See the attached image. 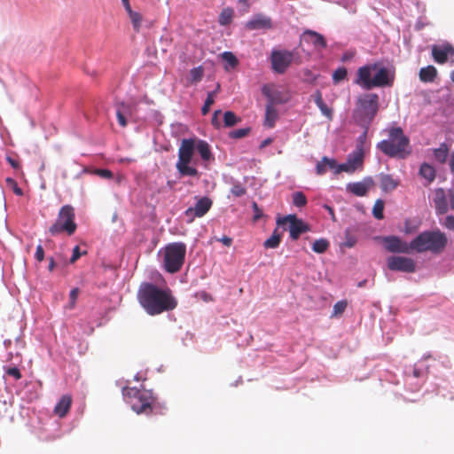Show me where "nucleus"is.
Wrapping results in <instances>:
<instances>
[{
    "instance_id": "obj_1",
    "label": "nucleus",
    "mask_w": 454,
    "mask_h": 454,
    "mask_svg": "<svg viewBox=\"0 0 454 454\" xmlns=\"http://www.w3.org/2000/svg\"><path fill=\"white\" fill-rule=\"evenodd\" d=\"M195 153H198L201 165L206 169L215 161L211 146L206 140L197 137L183 138L178 149V160L176 163L180 176L197 178L200 176V172L196 168L199 159L194 158Z\"/></svg>"
},
{
    "instance_id": "obj_2",
    "label": "nucleus",
    "mask_w": 454,
    "mask_h": 454,
    "mask_svg": "<svg viewBox=\"0 0 454 454\" xmlns=\"http://www.w3.org/2000/svg\"><path fill=\"white\" fill-rule=\"evenodd\" d=\"M137 300L141 307L150 316L171 311L177 306V300L168 286H160L153 282H143L137 291Z\"/></svg>"
},
{
    "instance_id": "obj_3",
    "label": "nucleus",
    "mask_w": 454,
    "mask_h": 454,
    "mask_svg": "<svg viewBox=\"0 0 454 454\" xmlns=\"http://www.w3.org/2000/svg\"><path fill=\"white\" fill-rule=\"evenodd\" d=\"M123 400L137 414L166 413L168 408L164 401H160L152 389L123 387L121 389Z\"/></svg>"
},
{
    "instance_id": "obj_4",
    "label": "nucleus",
    "mask_w": 454,
    "mask_h": 454,
    "mask_svg": "<svg viewBox=\"0 0 454 454\" xmlns=\"http://www.w3.org/2000/svg\"><path fill=\"white\" fill-rule=\"evenodd\" d=\"M376 148L394 159L404 160L411 153L410 137L400 126L389 128L388 138L379 142Z\"/></svg>"
},
{
    "instance_id": "obj_5",
    "label": "nucleus",
    "mask_w": 454,
    "mask_h": 454,
    "mask_svg": "<svg viewBox=\"0 0 454 454\" xmlns=\"http://www.w3.org/2000/svg\"><path fill=\"white\" fill-rule=\"evenodd\" d=\"M447 245L448 238L439 229L423 231L411 240L412 252L419 254L429 251L437 254L442 253Z\"/></svg>"
},
{
    "instance_id": "obj_6",
    "label": "nucleus",
    "mask_w": 454,
    "mask_h": 454,
    "mask_svg": "<svg viewBox=\"0 0 454 454\" xmlns=\"http://www.w3.org/2000/svg\"><path fill=\"white\" fill-rule=\"evenodd\" d=\"M186 255V245L184 242H173L158 252L161 268L169 274L181 270Z\"/></svg>"
},
{
    "instance_id": "obj_7",
    "label": "nucleus",
    "mask_w": 454,
    "mask_h": 454,
    "mask_svg": "<svg viewBox=\"0 0 454 454\" xmlns=\"http://www.w3.org/2000/svg\"><path fill=\"white\" fill-rule=\"evenodd\" d=\"M379 111V96L376 93H367L357 98L352 117L358 126L371 125Z\"/></svg>"
},
{
    "instance_id": "obj_8",
    "label": "nucleus",
    "mask_w": 454,
    "mask_h": 454,
    "mask_svg": "<svg viewBox=\"0 0 454 454\" xmlns=\"http://www.w3.org/2000/svg\"><path fill=\"white\" fill-rule=\"evenodd\" d=\"M76 229L74 207L71 205H64L60 207L55 223L49 228V232L52 236L60 233H67L71 236L76 231Z\"/></svg>"
},
{
    "instance_id": "obj_9",
    "label": "nucleus",
    "mask_w": 454,
    "mask_h": 454,
    "mask_svg": "<svg viewBox=\"0 0 454 454\" xmlns=\"http://www.w3.org/2000/svg\"><path fill=\"white\" fill-rule=\"evenodd\" d=\"M277 225L288 230L292 240H297L303 233L310 231V226L295 214H289L277 218Z\"/></svg>"
},
{
    "instance_id": "obj_10",
    "label": "nucleus",
    "mask_w": 454,
    "mask_h": 454,
    "mask_svg": "<svg viewBox=\"0 0 454 454\" xmlns=\"http://www.w3.org/2000/svg\"><path fill=\"white\" fill-rule=\"evenodd\" d=\"M270 66L273 73L283 74L294 61V53L287 50L273 49L270 52Z\"/></svg>"
},
{
    "instance_id": "obj_11",
    "label": "nucleus",
    "mask_w": 454,
    "mask_h": 454,
    "mask_svg": "<svg viewBox=\"0 0 454 454\" xmlns=\"http://www.w3.org/2000/svg\"><path fill=\"white\" fill-rule=\"evenodd\" d=\"M374 64H377V68L374 69L372 77V89L391 87L395 80L394 67L384 66L379 61Z\"/></svg>"
},
{
    "instance_id": "obj_12",
    "label": "nucleus",
    "mask_w": 454,
    "mask_h": 454,
    "mask_svg": "<svg viewBox=\"0 0 454 454\" xmlns=\"http://www.w3.org/2000/svg\"><path fill=\"white\" fill-rule=\"evenodd\" d=\"M378 239H381L383 247L389 253L406 254L412 253L411 241L408 243L397 235H387L378 237Z\"/></svg>"
},
{
    "instance_id": "obj_13",
    "label": "nucleus",
    "mask_w": 454,
    "mask_h": 454,
    "mask_svg": "<svg viewBox=\"0 0 454 454\" xmlns=\"http://www.w3.org/2000/svg\"><path fill=\"white\" fill-rule=\"evenodd\" d=\"M387 267L392 271L414 273L417 270L413 259L402 255H390L387 258Z\"/></svg>"
},
{
    "instance_id": "obj_14",
    "label": "nucleus",
    "mask_w": 454,
    "mask_h": 454,
    "mask_svg": "<svg viewBox=\"0 0 454 454\" xmlns=\"http://www.w3.org/2000/svg\"><path fill=\"white\" fill-rule=\"evenodd\" d=\"M375 68H377V64L374 63L366 64L358 67L354 83L357 84L364 90H372V82Z\"/></svg>"
},
{
    "instance_id": "obj_15",
    "label": "nucleus",
    "mask_w": 454,
    "mask_h": 454,
    "mask_svg": "<svg viewBox=\"0 0 454 454\" xmlns=\"http://www.w3.org/2000/svg\"><path fill=\"white\" fill-rule=\"evenodd\" d=\"M212 200L207 196L200 197L193 207H189L185 211L184 215L190 219L187 221L191 223L194 217L204 216L212 207Z\"/></svg>"
},
{
    "instance_id": "obj_16",
    "label": "nucleus",
    "mask_w": 454,
    "mask_h": 454,
    "mask_svg": "<svg viewBox=\"0 0 454 454\" xmlns=\"http://www.w3.org/2000/svg\"><path fill=\"white\" fill-rule=\"evenodd\" d=\"M247 30H270L273 28V21L270 16L262 12L254 14L245 24Z\"/></svg>"
},
{
    "instance_id": "obj_17",
    "label": "nucleus",
    "mask_w": 454,
    "mask_h": 454,
    "mask_svg": "<svg viewBox=\"0 0 454 454\" xmlns=\"http://www.w3.org/2000/svg\"><path fill=\"white\" fill-rule=\"evenodd\" d=\"M114 107L116 110V118L119 125L122 128L127 127L129 118L135 113L136 106L125 101L115 100Z\"/></svg>"
},
{
    "instance_id": "obj_18",
    "label": "nucleus",
    "mask_w": 454,
    "mask_h": 454,
    "mask_svg": "<svg viewBox=\"0 0 454 454\" xmlns=\"http://www.w3.org/2000/svg\"><path fill=\"white\" fill-rule=\"evenodd\" d=\"M374 184V180L368 176L359 182H350L346 185V191L355 196H366L371 187Z\"/></svg>"
},
{
    "instance_id": "obj_19",
    "label": "nucleus",
    "mask_w": 454,
    "mask_h": 454,
    "mask_svg": "<svg viewBox=\"0 0 454 454\" xmlns=\"http://www.w3.org/2000/svg\"><path fill=\"white\" fill-rule=\"evenodd\" d=\"M454 52V47L449 43H445L443 44H434L432 47V56L434 62L438 64H444L449 60V58L451 53Z\"/></svg>"
},
{
    "instance_id": "obj_20",
    "label": "nucleus",
    "mask_w": 454,
    "mask_h": 454,
    "mask_svg": "<svg viewBox=\"0 0 454 454\" xmlns=\"http://www.w3.org/2000/svg\"><path fill=\"white\" fill-rule=\"evenodd\" d=\"M262 95L267 98L266 106H274L286 103L283 93L280 90H272L268 84H263L261 88Z\"/></svg>"
},
{
    "instance_id": "obj_21",
    "label": "nucleus",
    "mask_w": 454,
    "mask_h": 454,
    "mask_svg": "<svg viewBox=\"0 0 454 454\" xmlns=\"http://www.w3.org/2000/svg\"><path fill=\"white\" fill-rule=\"evenodd\" d=\"M305 42L311 43L317 50L327 48V41L325 35L312 29H305L302 34Z\"/></svg>"
},
{
    "instance_id": "obj_22",
    "label": "nucleus",
    "mask_w": 454,
    "mask_h": 454,
    "mask_svg": "<svg viewBox=\"0 0 454 454\" xmlns=\"http://www.w3.org/2000/svg\"><path fill=\"white\" fill-rule=\"evenodd\" d=\"M434 209L437 215H444L449 210V205L443 188L439 187L434 191Z\"/></svg>"
},
{
    "instance_id": "obj_23",
    "label": "nucleus",
    "mask_w": 454,
    "mask_h": 454,
    "mask_svg": "<svg viewBox=\"0 0 454 454\" xmlns=\"http://www.w3.org/2000/svg\"><path fill=\"white\" fill-rule=\"evenodd\" d=\"M71 406L72 396L70 395H63L57 402L53 411L59 418H65L69 412Z\"/></svg>"
},
{
    "instance_id": "obj_24",
    "label": "nucleus",
    "mask_w": 454,
    "mask_h": 454,
    "mask_svg": "<svg viewBox=\"0 0 454 454\" xmlns=\"http://www.w3.org/2000/svg\"><path fill=\"white\" fill-rule=\"evenodd\" d=\"M436 168L428 162H422L419 168V176L424 178L427 183L424 184L427 186L431 183H433L436 177Z\"/></svg>"
},
{
    "instance_id": "obj_25",
    "label": "nucleus",
    "mask_w": 454,
    "mask_h": 454,
    "mask_svg": "<svg viewBox=\"0 0 454 454\" xmlns=\"http://www.w3.org/2000/svg\"><path fill=\"white\" fill-rule=\"evenodd\" d=\"M379 178L380 181V186L383 192H390L399 185V181L394 179L389 174L380 173Z\"/></svg>"
},
{
    "instance_id": "obj_26",
    "label": "nucleus",
    "mask_w": 454,
    "mask_h": 454,
    "mask_svg": "<svg viewBox=\"0 0 454 454\" xmlns=\"http://www.w3.org/2000/svg\"><path fill=\"white\" fill-rule=\"evenodd\" d=\"M311 97L313 98L314 103L319 108L321 114L327 117L329 120H332L333 110L324 101L321 91L319 90H317Z\"/></svg>"
},
{
    "instance_id": "obj_27",
    "label": "nucleus",
    "mask_w": 454,
    "mask_h": 454,
    "mask_svg": "<svg viewBox=\"0 0 454 454\" xmlns=\"http://www.w3.org/2000/svg\"><path fill=\"white\" fill-rule=\"evenodd\" d=\"M364 153L354 150L347 155V161L350 168L356 172L358 168L363 167Z\"/></svg>"
},
{
    "instance_id": "obj_28",
    "label": "nucleus",
    "mask_w": 454,
    "mask_h": 454,
    "mask_svg": "<svg viewBox=\"0 0 454 454\" xmlns=\"http://www.w3.org/2000/svg\"><path fill=\"white\" fill-rule=\"evenodd\" d=\"M436 75H437V70L432 65L421 67L419 72V79L423 82H434V80L435 79Z\"/></svg>"
},
{
    "instance_id": "obj_29",
    "label": "nucleus",
    "mask_w": 454,
    "mask_h": 454,
    "mask_svg": "<svg viewBox=\"0 0 454 454\" xmlns=\"http://www.w3.org/2000/svg\"><path fill=\"white\" fill-rule=\"evenodd\" d=\"M220 56L225 70H229V68L234 69L239 64L237 56L232 51H225L222 52Z\"/></svg>"
},
{
    "instance_id": "obj_30",
    "label": "nucleus",
    "mask_w": 454,
    "mask_h": 454,
    "mask_svg": "<svg viewBox=\"0 0 454 454\" xmlns=\"http://www.w3.org/2000/svg\"><path fill=\"white\" fill-rule=\"evenodd\" d=\"M282 233L278 232V228H276L272 234L264 240L263 247L266 249H275L279 247L282 240Z\"/></svg>"
},
{
    "instance_id": "obj_31",
    "label": "nucleus",
    "mask_w": 454,
    "mask_h": 454,
    "mask_svg": "<svg viewBox=\"0 0 454 454\" xmlns=\"http://www.w3.org/2000/svg\"><path fill=\"white\" fill-rule=\"evenodd\" d=\"M449 146L443 142L439 147L433 149V157L439 163H444L449 155Z\"/></svg>"
},
{
    "instance_id": "obj_32",
    "label": "nucleus",
    "mask_w": 454,
    "mask_h": 454,
    "mask_svg": "<svg viewBox=\"0 0 454 454\" xmlns=\"http://www.w3.org/2000/svg\"><path fill=\"white\" fill-rule=\"evenodd\" d=\"M278 117V111L274 106H265L264 126L273 128Z\"/></svg>"
},
{
    "instance_id": "obj_33",
    "label": "nucleus",
    "mask_w": 454,
    "mask_h": 454,
    "mask_svg": "<svg viewBox=\"0 0 454 454\" xmlns=\"http://www.w3.org/2000/svg\"><path fill=\"white\" fill-rule=\"evenodd\" d=\"M234 16V10L231 7H226L222 10L218 16V24L223 27L229 26Z\"/></svg>"
},
{
    "instance_id": "obj_34",
    "label": "nucleus",
    "mask_w": 454,
    "mask_h": 454,
    "mask_svg": "<svg viewBox=\"0 0 454 454\" xmlns=\"http://www.w3.org/2000/svg\"><path fill=\"white\" fill-rule=\"evenodd\" d=\"M223 126L226 128H231L239 124L241 121V118L239 117L233 111L228 110L223 113Z\"/></svg>"
},
{
    "instance_id": "obj_35",
    "label": "nucleus",
    "mask_w": 454,
    "mask_h": 454,
    "mask_svg": "<svg viewBox=\"0 0 454 454\" xmlns=\"http://www.w3.org/2000/svg\"><path fill=\"white\" fill-rule=\"evenodd\" d=\"M95 174L103 179H107V180L114 179L115 183L118 184H120L123 180L122 176H114V173L108 168H97L95 170Z\"/></svg>"
},
{
    "instance_id": "obj_36",
    "label": "nucleus",
    "mask_w": 454,
    "mask_h": 454,
    "mask_svg": "<svg viewBox=\"0 0 454 454\" xmlns=\"http://www.w3.org/2000/svg\"><path fill=\"white\" fill-rule=\"evenodd\" d=\"M330 247L328 239L320 238L316 239L312 244V250L317 254H324Z\"/></svg>"
},
{
    "instance_id": "obj_37",
    "label": "nucleus",
    "mask_w": 454,
    "mask_h": 454,
    "mask_svg": "<svg viewBox=\"0 0 454 454\" xmlns=\"http://www.w3.org/2000/svg\"><path fill=\"white\" fill-rule=\"evenodd\" d=\"M204 76V68L202 66H198L195 67H192L190 70V77L189 81L191 83H198L200 82Z\"/></svg>"
},
{
    "instance_id": "obj_38",
    "label": "nucleus",
    "mask_w": 454,
    "mask_h": 454,
    "mask_svg": "<svg viewBox=\"0 0 454 454\" xmlns=\"http://www.w3.org/2000/svg\"><path fill=\"white\" fill-rule=\"evenodd\" d=\"M384 208L385 202L382 199H378L372 207V214L377 220H382L384 218Z\"/></svg>"
},
{
    "instance_id": "obj_39",
    "label": "nucleus",
    "mask_w": 454,
    "mask_h": 454,
    "mask_svg": "<svg viewBox=\"0 0 454 454\" xmlns=\"http://www.w3.org/2000/svg\"><path fill=\"white\" fill-rule=\"evenodd\" d=\"M348 75V70L344 66L337 67L332 74L333 82L334 84H339L343 82Z\"/></svg>"
},
{
    "instance_id": "obj_40",
    "label": "nucleus",
    "mask_w": 454,
    "mask_h": 454,
    "mask_svg": "<svg viewBox=\"0 0 454 454\" xmlns=\"http://www.w3.org/2000/svg\"><path fill=\"white\" fill-rule=\"evenodd\" d=\"M370 126L371 125H367L366 127L365 126H359L360 128L363 129V132L356 138L355 150L362 152V153H364V143L366 141L367 133H368V130L370 129Z\"/></svg>"
},
{
    "instance_id": "obj_41",
    "label": "nucleus",
    "mask_w": 454,
    "mask_h": 454,
    "mask_svg": "<svg viewBox=\"0 0 454 454\" xmlns=\"http://www.w3.org/2000/svg\"><path fill=\"white\" fill-rule=\"evenodd\" d=\"M293 204L297 207H303L308 204V199L303 192L298 191L293 193Z\"/></svg>"
},
{
    "instance_id": "obj_42",
    "label": "nucleus",
    "mask_w": 454,
    "mask_h": 454,
    "mask_svg": "<svg viewBox=\"0 0 454 454\" xmlns=\"http://www.w3.org/2000/svg\"><path fill=\"white\" fill-rule=\"evenodd\" d=\"M215 100V92H207L204 104L201 107L202 115H207L210 112L211 106L214 105Z\"/></svg>"
},
{
    "instance_id": "obj_43",
    "label": "nucleus",
    "mask_w": 454,
    "mask_h": 454,
    "mask_svg": "<svg viewBox=\"0 0 454 454\" xmlns=\"http://www.w3.org/2000/svg\"><path fill=\"white\" fill-rule=\"evenodd\" d=\"M250 132H251L250 127L240 128V129H233V130L230 131L229 137L233 138V139H240V138H243V137L248 136L250 134Z\"/></svg>"
},
{
    "instance_id": "obj_44",
    "label": "nucleus",
    "mask_w": 454,
    "mask_h": 454,
    "mask_svg": "<svg viewBox=\"0 0 454 454\" xmlns=\"http://www.w3.org/2000/svg\"><path fill=\"white\" fill-rule=\"evenodd\" d=\"M348 307V301L346 300L338 301L333 308L331 317H337L340 316Z\"/></svg>"
},
{
    "instance_id": "obj_45",
    "label": "nucleus",
    "mask_w": 454,
    "mask_h": 454,
    "mask_svg": "<svg viewBox=\"0 0 454 454\" xmlns=\"http://www.w3.org/2000/svg\"><path fill=\"white\" fill-rule=\"evenodd\" d=\"M344 235H345V240L342 243V246H344L345 247H348V248L354 247L357 242V239L354 235L351 234V231L349 228H347L345 230Z\"/></svg>"
},
{
    "instance_id": "obj_46",
    "label": "nucleus",
    "mask_w": 454,
    "mask_h": 454,
    "mask_svg": "<svg viewBox=\"0 0 454 454\" xmlns=\"http://www.w3.org/2000/svg\"><path fill=\"white\" fill-rule=\"evenodd\" d=\"M7 186L13 192V193L17 196H23V190L19 186L16 180L12 177H6L5 179Z\"/></svg>"
},
{
    "instance_id": "obj_47",
    "label": "nucleus",
    "mask_w": 454,
    "mask_h": 454,
    "mask_svg": "<svg viewBox=\"0 0 454 454\" xmlns=\"http://www.w3.org/2000/svg\"><path fill=\"white\" fill-rule=\"evenodd\" d=\"M328 161L327 170L330 169L333 171L334 176L339 175L338 169V160L335 158L328 157L326 155L324 156V162Z\"/></svg>"
},
{
    "instance_id": "obj_48",
    "label": "nucleus",
    "mask_w": 454,
    "mask_h": 454,
    "mask_svg": "<svg viewBox=\"0 0 454 454\" xmlns=\"http://www.w3.org/2000/svg\"><path fill=\"white\" fill-rule=\"evenodd\" d=\"M128 14L131 20L134 30L138 32L139 28H140V23H141V15L138 12H134V11H131V12H129Z\"/></svg>"
},
{
    "instance_id": "obj_49",
    "label": "nucleus",
    "mask_w": 454,
    "mask_h": 454,
    "mask_svg": "<svg viewBox=\"0 0 454 454\" xmlns=\"http://www.w3.org/2000/svg\"><path fill=\"white\" fill-rule=\"evenodd\" d=\"M87 254V251H82L78 245L74 246L72 250L71 257L69 258V262L74 264L77 260H79L82 255Z\"/></svg>"
},
{
    "instance_id": "obj_50",
    "label": "nucleus",
    "mask_w": 454,
    "mask_h": 454,
    "mask_svg": "<svg viewBox=\"0 0 454 454\" xmlns=\"http://www.w3.org/2000/svg\"><path fill=\"white\" fill-rule=\"evenodd\" d=\"M231 192L235 197H242L247 193V189L240 183H236L231 188Z\"/></svg>"
},
{
    "instance_id": "obj_51",
    "label": "nucleus",
    "mask_w": 454,
    "mask_h": 454,
    "mask_svg": "<svg viewBox=\"0 0 454 454\" xmlns=\"http://www.w3.org/2000/svg\"><path fill=\"white\" fill-rule=\"evenodd\" d=\"M54 257L58 262V267L61 270H65L69 264H71L69 262V259L60 253H57Z\"/></svg>"
},
{
    "instance_id": "obj_52",
    "label": "nucleus",
    "mask_w": 454,
    "mask_h": 454,
    "mask_svg": "<svg viewBox=\"0 0 454 454\" xmlns=\"http://www.w3.org/2000/svg\"><path fill=\"white\" fill-rule=\"evenodd\" d=\"M328 161L324 162V156L316 164L315 172L317 176H324L327 172Z\"/></svg>"
},
{
    "instance_id": "obj_53",
    "label": "nucleus",
    "mask_w": 454,
    "mask_h": 454,
    "mask_svg": "<svg viewBox=\"0 0 454 454\" xmlns=\"http://www.w3.org/2000/svg\"><path fill=\"white\" fill-rule=\"evenodd\" d=\"M80 290L78 287L72 288L69 293V302H68V308L73 309L75 305L76 300L78 298Z\"/></svg>"
},
{
    "instance_id": "obj_54",
    "label": "nucleus",
    "mask_w": 454,
    "mask_h": 454,
    "mask_svg": "<svg viewBox=\"0 0 454 454\" xmlns=\"http://www.w3.org/2000/svg\"><path fill=\"white\" fill-rule=\"evenodd\" d=\"M252 209H253V213H254V215H253L254 221H259L260 219L264 217V214H263L262 208L254 201L252 203Z\"/></svg>"
},
{
    "instance_id": "obj_55",
    "label": "nucleus",
    "mask_w": 454,
    "mask_h": 454,
    "mask_svg": "<svg viewBox=\"0 0 454 454\" xmlns=\"http://www.w3.org/2000/svg\"><path fill=\"white\" fill-rule=\"evenodd\" d=\"M5 372H6L9 376H11V377L14 378L15 380H20V379L21 378V376H22V375H21V372H20V369H19V367H18V366H16V365H13V366H10V367H8V368L5 370Z\"/></svg>"
},
{
    "instance_id": "obj_56",
    "label": "nucleus",
    "mask_w": 454,
    "mask_h": 454,
    "mask_svg": "<svg viewBox=\"0 0 454 454\" xmlns=\"http://www.w3.org/2000/svg\"><path fill=\"white\" fill-rule=\"evenodd\" d=\"M432 356L430 354H427V355H424L423 357L419 361L417 362L415 364H421V368H423V372L426 374L429 372V368H430V364H427V360L428 358H431Z\"/></svg>"
},
{
    "instance_id": "obj_57",
    "label": "nucleus",
    "mask_w": 454,
    "mask_h": 454,
    "mask_svg": "<svg viewBox=\"0 0 454 454\" xmlns=\"http://www.w3.org/2000/svg\"><path fill=\"white\" fill-rule=\"evenodd\" d=\"M44 257H45L44 249L41 244H38L36 247V249H35V259L37 262H41L44 260Z\"/></svg>"
},
{
    "instance_id": "obj_58",
    "label": "nucleus",
    "mask_w": 454,
    "mask_h": 454,
    "mask_svg": "<svg viewBox=\"0 0 454 454\" xmlns=\"http://www.w3.org/2000/svg\"><path fill=\"white\" fill-rule=\"evenodd\" d=\"M221 114H222V111L220 109H218V110H215L213 113V115H212L211 123L216 129L221 128V122L218 119V116Z\"/></svg>"
},
{
    "instance_id": "obj_59",
    "label": "nucleus",
    "mask_w": 454,
    "mask_h": 454,
    "mask_svg": "<svg viewBox=\"0 0 454 454\" xmlns=\"http://www.w3.org/2000/svg\"><path fill=\"white\" fill-rule=\"evenodd\" d=\"M442 225L450 231H454V215H448L445 217L444 222L442 223Z\"/></svg>"
},
{
    "instance_id": "obj_60",
    "label": "nucleus",
    "mask_w": 454,
    "mask_h": 454,
    "mask_svg": "<svg viewBox=\"0 0 454 454\" xmlns=\"http://www.w3.org/2000/svg\"><path fill=\"white\" fill-rule=\"evenodd\" d=\"M338 169H339V174H340L341 172H345V173H348V174H353L354 171L350 168L348 161L346 160V162H343V163H339L338 162Z\"/></svg>"
},
{
    "instance_id": "obj_61",
    "label": "nucleus",
    "mask_w": 454,
    "mask_h": 454,
    "mask_svg": "<svg viewBox=\"0 0 454 454\" xmlns=\"http://www.w3.org/2000/svg\"><path fill=\"white\" fill-rule=\"evenodd\" d=\"M151 114H152V117L153 118V120L155 121V122L158 124V125H161L163 123V115L157 110H151Z\"/></svg>"
},
{
    "instance_id": "obj_62",
    "label": "nucleus",
    "mask_w": 454,
    "mask_h": 454,
    "mask_svg": "<svg viewBox=\"0 0 454 454\" xmlns=\"http://www.w3.org/2000/svg\"><path fill=\"white\" fill-rule=\"evenodd\" d=\"M6 161L10 164V166L15 169V170H18L20 168V164L18 160H14L12 157H11L10 155H7L6 156Z\"/></svg>"
},
{
    "instance_id": "obj_63",
    "label": "nucleus",
    "mask_w": 454,
    "mask_h": 454,
    "mask_svg": "<svg viewBox=\"0 0 454 454\" xmlns=\"http://www.w3.org/2000/svg\"><path fill=\"white\" fill-rule=\"evenodd\" d=\"M421 364H415L412 369V373L415 378H420L425 375L423 372V368L420 366Z\"/></svg>"
},
{
    "instance_id": "obj_64",
    "label": "nucleus",
    "mask_w": 454,
    "mask_h": 454,
    "mask_svg": "<svg viewBox=\"0 0 454 454\" xmlns=\"http://www.w3.org/2000/svg\"><path fill=\"white\" fill-rule=\"evenodd\" d=\"M355 56V53L352 52V51H345L341 58H340V61L341 62H348V61H350Z\"/></svg>"
}]
</instances>
